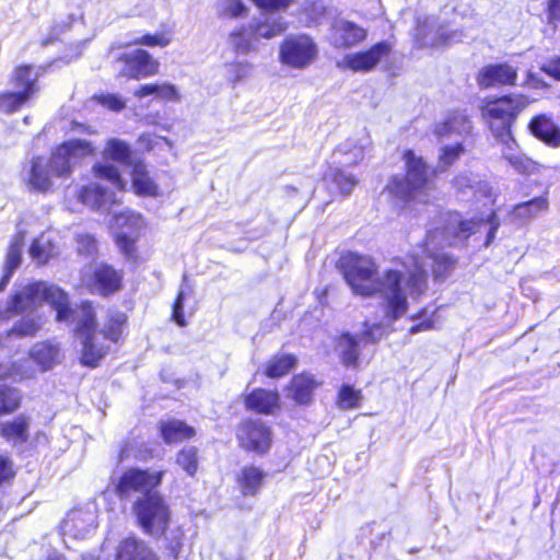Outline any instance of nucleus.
I'll return each mask as SVG.
<instances>
[{
  "instance_id": "62",
  "label": "nucleus",
  "mask_w": 560,
  "mask_h": 560,
  "mask_svg": "<svg viewBox=\"0 0 560 560\" xmlns=\"http://www.w3.org/2000/svg\"><path fill=\"white\" fill-rule=\"evenodd\" d=\"M155 91H156L155 83L142 84L135 90L133 95L137 98H143L147 96H155Z\"/></svg>"
},
{
  "instance_id": "28",
  "label": "nucleus",
  "mask_w": 560,
  "mask_h": 560,
  "mask_svg": "<svg viewBox=\"0 0 560 560\" xmlns=\"http://www.w3.org/2000/svg\"><path fill=\"white\" fill-rule=\"evenodd\" d=\"M245 405L258 413L270 415L279 408V395L272 390L255 389L246 397Z\"/></svg>"
},
{
  "instance_id": "19",
  "label": "nucleus",
  "mask_w": 560,
  "mask_h": 560,
  "mask_svg": "<svg viewBox=\"0 0 560 560\" xmlns=\"http://www.w3.org/2000/svg\"><path fill=\"white\" fill-rule=\"evenodd\" d=\"M366 144V140L347 139L336 147L329 165L347 170L358 165L364 159Z\"/></svg>"
},
{
  "instance_id": "11",
  "label": "nucleus",
  "mask_w": 560,
  "mask_h": 560,
  "mask_svg": "<svg viewBox=\"0 0 560 560\" xmlns=\"http://www.w3.org/2000/svg\"><path fill=\"white\" fill-rule=\"evenodd\" d=\"M143 226L144 220L139 213L125 210L115 214L113 229L116 243L126 257H133L135 244Z\"/></svg>"
},
{
  "instance_id": "40",
  "label": "nucleus",
  "mask_w": 560,
  "mask_h": 560,
  "mask_svg": "<svg viewBox=\"0 0 560 560\" xmlns=\"http://www.w3.org/2000/svg\"><path fill=\"white\" fill-rule=\"evenodd\" d=\"M255 43H257L256 39L249 34V25L230 34V44L237 54L246 55L255 50Z\"/></svg>"
},
{
  "instance_id": "48",
  "label": "nucleus",
  "mask_w": 560,
  "mask_h": 560,
  "mask_svg": "<svg viewBox=\"0 0 560 560\" xmlns=\"http://www.w3.org/2000/svg\"><path fill=\"white\" fill-rule=\"evenodd\" d=\"M27 102L30 101L15 90L0 93V110L4 113L15 112Z\"/></svg>"
},
{
  "instance_id": "27",
  "label": "nucleus",
  "mask_w": 560,
  "mask_h": 560,
  "mask_svg": "<svg viewBox=\"0 0 560 560\" xmlns=\"http://www.w3.org/2000/svg\"><path fill=\"white\" fill-rule=\"evenodd\" d=\"M28 354L34 363L38 365L40 372L51 370L61 361L60 348L52 341L35 343Z\"/></svg>"
},
{
  "instance_id": "8",
  "label": "nucleus",
  "mask_w": 560,
  "mask_h": 560,
  "mask_svg": "<svg viewBox=\"0 0 560 560\" xmlns=\"http://www.w3.org/2000/svg\"><path fill=\"white\" fill-rule=\"evenodd\" d=\"M141 526L153 536L164 534L168 526L170 511L158 493L139 500L135 506Z\"/></svg>"
},
{
  "instance_id": "53",
  "label": "nucleus",
  "mask_w": 560,
  "mask_h": 560,
  "mask_svg": "<svg viewBox=\"0 0 560 560\" xmlns=\"http://www.w3.org/2000/svg\"><path fill=\"white\" fill-rule=\"evenodd\" d=\"M252 65L247 61L233 62L228 66L230 79L236 83L247 78L252 72Z\"/></svg>"
},
{
  "instance_id": "37",
  "label": "nucleus",
  "mask_w": 560,
  "mask_h": 560,
  "mask_svg": "<svg viewBox=\"0 0 560 560\" xmlns=\"http://www.w3.org/2000/svg\"><path fill=\"white\" fill-rule=\"evenodd\" d=\"M132 188L138 195L156 196L158 185L151 179L147 167L142 163H136L132 168Z\"/></svg>"
},
{
  "instance_id": "25",
  "label": "nucleus",
  "mask_w": 560,
  "mask_h": 560,
  "mask_svg": "<svg viewBox=\"0 0 560 560\" xmlns=\"http://www.w3.org/2000/svg\"><path fill=\"white\" fill-rule=\"evenodd\" d=\"M39 75L38 69L27 65L20 66L11 77V84L15 91L31 101L39 90L37 84Z\"/></svg>"
},
{
  "instance_id": "7",
  "label": "nucleus",
  "mask_w": 560,
  "mask_h": 560,
  "mask_svg": "<svg viewBox=\"0 0 560 560\" xmlns=\"http://www.w3.org/2000/svg\"><path fill=\"white\" fill-rule=\"evenodd\" d=\"M317 56V44L307 34L288 35L279 46L280 63L291 69L303 70L310 67Z\"/></svg>"
},
{
  "instance_id": "33",
  "label": "nucleus",
  "mask_w": 560,
  "mask_h": 560,
  "mask_svg": "<svg viewBox=\"0 0 560 560\" xmlns=\"http://www.w3.org/2000/svg\"><path fill=\"white\" fill-rule=\"evenodd\" d=\"M318 386L316 380L308 374H300L293 377L290 385V396L298 404L311 401L314 389Z\"/></svg>"
},
{
  "instance_id": "34",
  "label": "nucleus",
  "mask_w": 560,
  "mask_h": 560,
  "mask_svg": "<svg viewBox=\"0 0 560 560\" xmlns=\"http://www.w3.org/2000/svg\"><path fill=\"white\" fill-rule=\"evenodd\" d=\"M160 431L165 443H177L195 435L194 428L180 420H168L161 422Z\"/></svg>"
},
{
  "instance_id": "18",
  "label": "nucleus",
  "mask_w": 560,
  "mask_h": 560,
  "mask_svg": "<svg viewBox=\"0 0 560 560\" xmlns=\"http://www.w3.org/2000/svg\"><path fill=\"white\" fill-rule=\"evenodd\" d=\"M471 121L468 116L462 112H454L435 127V135L441 142L444 141H463L471 132Z\"/></svg>"
},
{
  "instance_id": "3",
  "label": "nucleus",
  "mask_w": 560,
  "mask_h": 560,
  "mask_svg": "<svg viewBox=\"0 0 560 560\" xmlns=\"http://www.w3.org/2000/svg\"><path fill=\"white\" fill-rule=\"evenodd\" d=\"M93 152L94 148L90 141L71 139L63 142L56 148L49 161L43 158L32 161L27 178L28 187L38 191H47L52 185L54 176H69L73 167Z\"/></svg>"
},
{
  "instance_id": "5",
  "label": "nucleus",
  "mask_w": 560,
  "mask_h": 560,
  "mask_svg": "<svg viewBox=\"0 0 560 560\" xmlns=\"http://www.w3.org/2000/svg\"><path fill=\"white\" fill-rule=\"evenodd\" d=\"M406 176H394L387 184L385 191L388 196L400 202L419 201L428 202L430 194L434 190L433 175L423 159L413 151L404 154Z\"/></svg>"
},
{
  "instance_id": "2",
  "label": "nucleus",
  "mask_w": 560,
  "mask_h": 560,
  "mask_svg": "<svg viewBox=\"0 0 560 560\" xmlns=\"http://www.w3.org/2000/svg\"><path fill=\"white\" fill-rule=\"evenodd\" d=\"M529 100L522 94H514L489 102L482 108L497 140L503 145L502 155L505 161L522 175L539 174L544 166L516 150V141L512 136L511 126L516 116L528 106Z\"/></svg>"
},
{
  "instance_id": "61",
  "label": "nucleus",
  "mask_w": 560,
  "mask_h": 560,
  "mask_svg": "<svg viewBox=\"0 0 560 560\" xmlns=\"http://www.w3.org/2000/svg\"><path fill=\"white\" fill-rule=\"evenodd\" d=\"M541 71L556 80H560V58L552 59L548 63L542 65Z\"/></svg>"
},
{
  "instance_id": "60",
  "label": "nucleus",
  "mask_w": 560,
  "mask_h": 560,
  "mask_svg": "<svg viewBox=\"0 0 560 560\" xmlns=\"http://www.w3.org/2000/svg\"><path fill=\"white\" fill-rule=\"evenodd\" d=\"M258 7L270 10H281L289 7L292 0H253Z\"/></svg>"
},
{
  "instance_id": "45",
  "label": "nucleus",
  "mask_w": 560,
  "mask_h": 560,
  "mask_svg": "<svg viewBox=\"0 0 560 560\" xmlns=\"http://www.w3.org/2000/svg\"><path fill=\"white\" fill-rule=\"evenodd\" d=\"M96 177L108 180L115 188L124 190L126 182L120 177L117 167L109 163L97 164L94 166Z\"/></svg>"
},
{
  "instance_id": "6",
  "label": "nucleus",
  "mask_w": 560,
  "mask_h": 560,
  "mask_svg": "<svg viewBox=\"0 0 560 560\" xmlns=\"http://www.w3.org/2000/svg\"><path fill=\"white\" fill-rule=\"evenodd\" d=\"M75 323V335L82 340L81 362L94 368L106 354L108 347L97 342L95 314L90 302H83L70 315Z\"/></svg>"
},
{
  "instance_id": "42",
  "label": "nucleus",
  "mask_w": 560,
  "mask_h": 560,
  "mask_svg": "<svg viewBox=\"0 0 560 560\" xmlns=\"http://www.w3.org/2000/svg\"><path fill=\"white\" fill-rule=\"evenodd\" d=\"M104 156L121 164H129L130 148L118 139H110L104 149Z\"/></svg>"
},
{
  "instance_id": "51",
  "label": "nucleus",
  "mask_w": 560,
  "mask_h": 560,
  "mask_svg": "<svg viewBox=\"0 0 560 560\" xmlns=\"http://www.w3.org/2000/svg\"><path fill=\"white\" fill-rule=\"evenodd\" d=\"M171 43V37L167 33L161 32L155 34H145L135 38L130 44L143 45L150 47H166Z\"/></svg>"
},
{
  "instance_id": "30",
  "label": "nucleus",
  "mask_w": 560,
  "mask_h": 560,
  "mask_svg": "<svg viewBox=\"0 0 560 560\" xmlns=\"http://www.w3.org/2000/svg\"><path fill=\"white\" fill-rule=\"evenodd\" d=\"M79 199L82 203L95 209H101L115 202L113 194L97 183L83 187L79 192Z\"/></svg>"
},
{
  "instance_id": "47",
  "label": "nucleus",
  "mask_w": 560,
  "mask_h": 560,
  "mask_svg": "<svg viewBox=\"0 0 560 560\" xmlns=\"http://www.w3.org/2000/svg\"><path fill=\"white\" fill-rule=\"evenodd\" d=\"M218 12L221 16L236 19L246 16L248 9L243 0H219Z\"/></svg>"
},
{
  "instance_id": "29",
  "label": "nucleus",
  "mask_w": 560,
  "mask_h": 560,
  "mask_svg": "<svg viewBox=\"0 0 560 560\" xmlns=\"http://www.w3.org/2000/svg\"><path fill=\"white\" fill-rule=\"evenodd\" d=\"M30 419L24 415L11 421L0 422V435L14 444H22L28 440Z\"/></svg>"
},
{
  "instance_id": "15",
  "label": "nucleus",
  "mask_w": 560,
  "mask_h": 560,
  "mask_svg": "<svg viewBox=\"0 0 560 560\" xmlns=\"http://www.w3.org/2000/svg\"><path fill=\"white\" fill-rule=\"evenodd\" d=\"M390 50L392 46L387 42H381L366 51L346 55L338 66L353 71H370L386 59Z\"/></svg>"
},
{
  "instance_id": "36",
  "label": "nucleus",
  "mask_w": 560,
  "mask_h": 560,
  "mask_svg": "<svg viewBox=\"0 0 560 560\" xmlns=\"http://www.w3.org/2000/svg\"><path fill=\"white\" fill-rule=\"evenodd\" d=\"M43 322L40 316L26 314L14 323L13 327L5 332V337H35L42 329Z\"/></svg>"
},
{
  "instance_id": "13",
  "label": "nucleus",
  "mask_w": 560,
  "mask_h": 560,
  "mask_svg": "<svg viewBox=\"0 0 560 560\" xmlns=\"http://www.w3.org/2000/svg\"><path fill=\"white\" fill-rule=\"evenodd\" d=\"M163 471L149 472L132 468L121 476L117 491L121 497H128L131 492L152 494L151 491L161 483Z\"/></svg>"
},
{
  "instance_id": "43",
  "label": "nucleus",
  "mask_w": 560,
  "mask_h": 560,
  "mask_svg": "<svg viewBox=\"0 0 560 560\" xmlns=\"http://www.w3.org/2000/svg\"><path fill=\"white\" fill-rule=\"evenodd\" d=\"M126 322V314L121 312H114L109 315L108 323L102 334L106 339L117 342L124 332Z\"/></svg>"
},
{
  "instance_id": "14",
  "label": "nucleus",
  "mask_w": 560,
  "mask_h": 560,
  "mask_svg": "<svg viewBox=\"0 0 560 560\" xmlns=\"http://www.w3.org/2000/svg\"><path fill=\"white\" fill-rule=\"evenodd\" d=\"M118 63L120 65L119 75L129 79L150 77L159 71V62L142 49L125 54Z\"/></svg>"
},
{
  "instance_id": "46",
  "label": "nucleus",
  "mask_w": 560,
  "mask_h": 560,
  "mask_svg": "<svg viewBox=\"0 0 560 560\" xmlns=\"http://www.w3.org/2000/svg\"><path fill=\"white\" fill-rule=\"evenodd\" d=\"M21 395L19 390L0 385V416L11 413L19 408Z\"/></svg>"
},
{
  "instance_id": "41",
  "label": "nucleus",
  "mask_w": 560,
  "mask_h": 560,
  "mask_svg": "<svg viewBox=\"0 0 560 560\" xmlns=\"http://www.w3.org/2000/svg\"><path fill=\"white\" fill-rule=\"evenodd\" d=\"M262 472L256 467H245L242 471L240 483L245 494H255L262 483Z\"/></svg>"
},
{
  "instance_id": "24",
  "label": "nucleus",
  "mask_w": 560,
  "mask_h": 560,
  "mask_svg": "<svg viewBox=\"0 0 560 560\" xmlns=\"http://www.w3.org/2000/svg\"><path fill=\"white\" fill-rule=\"evenodd\" d=\"M549 207L547 197L540 196L513 207L509 213V220L516 225H526L540 213L546 212Z\"/></svg>"
},
{
  "instance_id": "35",
  "label": "nucleus",
  "mask_w": 560,
  "mask_h": 560,
  "mask_svg": "<svg viewBox=\"0 0 560 560\" xmlns=\"http://www.w3.org/2000/svg\"><path fill=\"white\" fill-rule=\"evenodd\" d=\"M326 178L334 185L336 191L342 196L350 195L358 184L357 177L348 172L347 168L332 167L331 165H329V172Z\"/></svg>"
},
{
  "instance_id": "58",
  "label": "nucleus",
  "mask_w": 560,
  "mask_h": 560,
  "mask_svg": "<svg viewBox=\"0 0 560 560\" xmlns=\"http://www.w3.org/2000/svg\"><path fill=\"white\" fill-rule=\"evenodd\" d=\"M453 185L457 190L465 191L466 188L474 189L475 185H479V182L472 174L464 173L454 178Z\"/></svg>"
},
{
  "instance_id": "1",
  "label": "nucleus",
  "mask_w": 560,
  "mask_h": 560,
  "mask_svg": "<svg viewBox=\"0 0 560 560\" xmlns=\"http://www.w3.org/2000/svg\"><path fill=\"white\" fill-rule=\"evenodd\" d=\"M500 226L497 214L491 211L486 218L462 220L458 213H443L439 225L427 235L422 253L425 259L417 255L400 269L387 270L382 278L377 276L375 262L368 256L349 253L340 259L343 278L353 293L372 295L380 293L383 299V312L387 322L402 316L409 305V300H417L427 290V270L430 266L435 278H443L453 268L454 260L439 247L457 245L470 235L486 231L485 246L494 240Z\"/></svg>"
},
{
  "instance_id": "22",
  "label": "nucleus",
  "mask_w": 560,
  "mask_h": 560,
  "mask_svg": "<svg viewBox=\"0 0 560 560\" xmlns=\"http://www.w3.org/2000/svg\"><path fill=\"white\" fill-rule=\"evenodd\" d=\"M517 78L515 68L508 63L490 65L478 74V83L483 88L513 85Z\"/></svg>"
},
{
  "instance_id": "52",
  "label": "nucleus",
  "mask_w": 560,
  "mask_h": 560,
  "mask_svg": "<svg viewBox=\"0 0 560 560\" xmlns=\"http://www.w3.org/2000/svg\"><path fill=\"white\" fill-rule=\"evenodd\" d=\"M155 97L162 101L177 102L180 98L177 88L168 82L155 83Z\"/></svg>"
},
{
  "instance_id": "64",
  "label": "nucleus",
  "mask_w": 560,
  "mask_h": 560,
  "mask_svg": "<svg viewBox=\"0 0 560 560\" xmlns=\"http://www.w3.org/2000/svg\"><path fill=\"white\" fill-rule=\"evenodd\" d=\"M432 326H433V323L431 320L425 319V320L421 322L420 324L410 327L409 332L411 335H413V334H417L420 331H425V330L431 329Z\"/></svg>"
},
{
  "instance_id": "21",
  "label": "nucleus",
  "mask_w": 560,
  "mask_h": 560,
  "mask_svg": "<svg viewBox=\"0 0 560 560\" xmlns=\"http://www.w3.org/2000/svg\"><path fill=\"white\" fill-rule=\"evenodd\" d=\"M248 25L249 34L256 42L260 39H272L280 36L289 28V23L283 16L272 14L254 19Z\"/></svg>"
},
{
  "instance_id": "55",
  "label": "nucleus",
  "mask_w": 560,
  "mask_h": 560,
  "mask_svg": "<svg viewBox=\"0 0 560 560\" xmlns=\"http://www.w3.org/2000/svg\"><path fill=\"white\" fill-rule=\"evenodd\" d=\"M14 475L15 470L12 459L0 455V486L13 479Z\"/></svg>"
},
{
  "instance_id": "56",
  "label": "nucleus",
  "mask_w": 560,
  "mask_h": 560,
  "mask_svg": "<svg viewBox=\"0 0 560 560\" xmlns=\"http://www.w3.org/2000/svg\"><path fill=\"white\" fill-rule=\"evenodd\" d=\"M303 10L312 22L317 23L325 15L326 7L323 1H312L306 2Z\"/></svg>"
},
{
  "instance_id": "31",
  "label": "nucleus",
  "mask_w": 560,
  "mask_h": 560,
  "mask_svg": "<svg viewBox=\"0 0 560 560\" xmlns=\"http://www.w3.org/2000/svg\"><path fill=\"white\" fill-rule=\"evenodd\" d=\"M58 252L59 248L50 233H43L30 247V255L38 265L47 264Z\"/></svg>"
},
{
  "instance_id": "20",
  "label": "nucleus",
  "mask_w": 560,
  "mask_h": 560,
  "mask_svg": "<svg viewBox=\"0 0 560 560\" xmlns=\"http://www.w3.org/2000/svg\"><path fill=\"white\" fill-rule=\"evenodd\" d=\"M96 527V516L90 510H73L67 514L61 524L63 536L75 539L86 537Z\"/></svg>"
},
{
  "instance_id": "23",
  "label": "nucleus",
  "mask_w": 560,
  "mask_h": 560,
  "mask_svg": "<svg viewBox=\"0 0 560 560\" xmlns=\"http://www.w3.org/2000/svg\"><path fill=\"white\" fill-rule=\"evenodd\" d=\"M528 129L533 136L551 148L560 147V127L546 114L532 118Z\"/></svg>"
},
{
  "instance_id": "39",
  "label": "nucleus",
  "mask_w": 560,
  "mask_h": 560,
  "mask_svg": "<svg viewBox=\"0 0 560 560\" xmlns=\"http://www.w3.org/2000/svg\"><path fill=\"white\" fill-rule=\"evenodd\" d=\"M24 238L25 233L24 232H18L13 240L10 243L7 256H5V262H4V270L14 272L20 267L21 260H22V249L24 246Z\"/></svg>"
},
{
  "instance_id": "38",
  "label": "nucleus",
  "mask_w": 560,
  "mask_h": 560,
  "mask_svg": "<svg viewBox=\"0 0 560 560\" xmlns=\"http://www.w3.org/2000/svg\"><path fill=\"white\" fill-rule=\"evenodd\" d=\"M442 143L438 171L444 172L465 153V145L463 141H444Z\"/></svg>"
},
{
  "instance_id": "4",
  "label": "nucleus",
  "mask_w": 560,
  "mask_h": 560,
  "mask_svg": "<svg viewBox=\"0 0 560 560\" xmlns=\"http://www.w3.org/2000/svg\"><path fill=\"white\" fill-rule=\"evenodd\" d=\"M51 305L57 312V320L68 322L72 310L68 296L60 288L46 282L28 283L18 289L5 308H0V322L9 320L16 314H34L43 304Z\"/></svg>"
},
{
  "instance_id": "9",
  "label": "nucleus",
  "mask_w": 560,
  "mask_h": 560,
  "mask_svg": "<svg viewBox=\"0 0 560 560\" xmlns=\"http://www.w3.org/2000/svg\"><path fill=\"white\" fill-rule=\"evenodd\" d=\"M392 322L385 317L380 323H365V330L361 335H345L339 340L338 347L341 352L342 361L346 365H354L358 360L359 351L362 345L380 340L386 332Z\"/></svg>"
},
{
  "instance_id": "49",
  "label": "nucleus",
  "mask_w": 560,
  "mask_h": 560,
  "mask_svg": "<svg viewBox=\"0 0 560 560\" xmlns=\"http://www.w3.org/2000/svg\"><path fill=\"white\" fill-rule=\"evenodd\" d=\"M362 399L360 390L349 385H343L338 393V405L343 409L357 408Z\"/></svg>"
},
{
  "instance_id": "12",
  "label": "nucleus",
  "mask_w": 560,
  "mask_h": 560,
  "mask_svg": "<svg viewBox=\"0 0 560 560\" xmlns=\"http://www.w3.org/2000/svg\"><path fill=\"white\" fill-rule=\"evenodd\" d=\"M122 276L113 267L102 264L82 272V284L90 291L106 295L116 292L121 287Z\"/></svg>"
},
{
  "instance_id": "44",
  "label": "nucleus",
  "mask_w": 560,
  "mask_h": 560,
  "mask_svg": "<svg viewBox=\"0 0 560 560\" xmlns=\"http://www.w3.org/2000/svg\"><path fill=\"white\" fill-rule=\"evenodd\" d=\"M295 364V358L290 354H283L273 358L269 361L267 369H266V375L268 377H281L285 375Z\"/></svg>"
},
{
  "instance_id": "57",
  "label": "nucleus",
  "mask_w": 560,
  "mask_h": 560,
  "mask_svg": "<svg viewBox=\"0 0 560 560\" xmlns=\"http://www.w3.org/2000/svg\"><path fill=\"white\" fill-rule=\"evenodd\" d=\"M95 100L104 107L115 112L121 110L125 107V102L115 94H102L95 96Z\"/></svg>"
},
{
  "instance_id": "26",
  "label": "nucleus",
  "mask_w": 560,
  "mask_h": 560,
  "mask_svg": "<svg viewBox=\"0 0 560 560\" xmlns=\"http://www.w3.org/2000/svg\"><path fill=\"white\" fill-rule=\"evenodd\" d=\"M115 560H159V558L143 540L128 537L116 547Z\"/></svg>"
},
{
  "instance_id": "63",
  "label": "nucleus",
  "mask_w": 560,
  "mask_h": 560,
  "mask_svg": "<svg viewBox=\"0 0 560 560\" xmlns=\"http://www.w3.org/2000/svg\"><path fill=\"white\" fill-rule=\"evenodd\" d=\"M549 22L556 26V21H560V0H549Z\"/></svg>"
},
{
  "instance_id": "54",
  "label": "nucleus",
  "mask_w": 560,
  "mask_h": 560,
  "mask_svg": "<svg viewBox=\"0 0 560 560\" xmlns=\"http://www.w3.org/2000/svg\"><path fill=\"white\" fill-rule=\"evenodd\" d=\"M78 242V252L81 255H85L88 257H93L97 250L96 241L93 236L89 234L79 235L77 238Z\"/></svg>"
},
{
  "instance_id": "32",
  "label": "nucleus",
  "mask_w": 560,
  "mask_h": 560,
  "mask_svg": "<svg viewBox=\"0 0 560 560\" xmlns=\"http://www.w3.org/2000/svg\"><path fill=\"white\" fill-rule=\"evenodd\" d=\"M37 374L34 361L28 357L12 364H0V380L12 378L14 381L31 380Z\"/></svg>"
},
{
  "instance_id": "10",
  "label": "nucleus",
  "mask_w": 560,
  "mask_h": 560,
  "mask_svg": "<svg viewBox=\"0 0 560 560\" xmlns=\"http://www.w3.org/2000/svg\"><path fill=\"white\" fill-rule=\"evenodd\" d=\"M463 38L462 31H448L446 26L439 24L434 18L417 19L415 40L420 47H440L462 42Z\"/></svg>"
},
{
  "instance_id": "16",
  "label": "nucleus",
  "mask_w": 560,
  "mask_h": 560,
  "mask_svg": "<svg viewBox=\"0 0 560 560\" xmlns=\"http://www.w3.org/2000/svg\"><path fill=\"white\" fill-rule=\"evenodd\" d=\"M368 36L365 28L346 19H337L330 27L329 40L335 48H352Z\"/></svg>"
},
{
  "instance_id": "59",
  "label": "nucleus",
  "mask_w": 560,
  "mask_h": 560,
  "mask_svg": "<svg viewBox=\"0 0 560 560\" xmlns=\"http://www.w3.org/2000/svg\"><path fill=\"white\" fill-rule=\"evenodd\" d=\"M186 296V291L182 289L177 295L173 307V318L179 326H185L186 322L183 314V303Z\"/></svg>"
},
{
  "instance_id": "50",
  "label": "nucleus",
  "mask_w": 560,
  "mask_h": 560,
  "mask_svg": "<svg viewBox=\"0 0 560 560\" xmlns=\"http://www.w3.org/2000/svg\"><path fill=\"white\" fill-rule=\"evenodd\" d=\"M177 464L190 476L197 470V450L195 447H185L177 456Z\"/></svg>"
},
{
  "instance_id": "17",
  "label": "nucleus",
  "mask_w": 560,
  "mask_h": 560,
  "mask_svg": "<svg viewBox=\"0 0 560 560\" xmlns=\"http://www.w3.org/2000/svg\"><path fill=\"white\" fill-rule=\"evenodd\" d=\"M241 445L249 451L265 453L271 444L270 430L260 420L246 421L237 431Z\"/></svg>"
}]
</instances>
